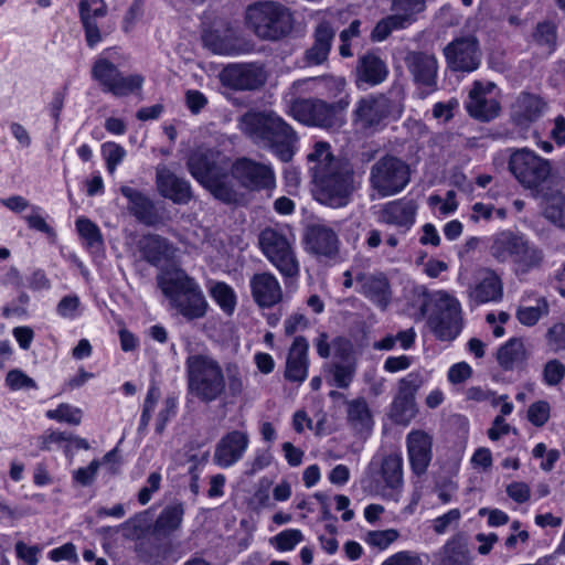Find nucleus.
Masks as SVG:
<instances>
[{"label":"nucleus","mask_w":565,"mask_h":565,"mask_svg":"<svg viewBox=\"0 0 565 565\" xmlns=\"http://www.w3.org/2000/svg\"><path fill=\"white\" fill-rule=\"evenodd\" d=\"M120 193L128 200L127 209L137 221L147 226H153L160 222L158 210L147 194L128 185H122Z\"/></svg>","instance_id":"c85d7f7f"},{"label":"nucleus","mask_w":565,"mask_h":565,"mask_svg":"<svg viewBox=\"0 0 565 565\" xmlns=\"http://www.w3.org/2000/svg\"><path fill=\"white\" fill-rule=\"evenodd\" d=\"M217 157L212 150H198L189 158V170L193 178L202 185L227 170L225 166H222Z\"/></svg>","instance_id":"c756f323"},{"label":"nucleus","mask_w":565,"mask_h":565,"mask_svg":"<svg viewBox=\"0 0 565 565\" xmlns=\"http://www.w3.org/2000/svg\"><path fill=\"white\" fill-rule=\"evenodd\" d=\"M76 230L84 239L85 246L89 250H98L104 245V239L99 227L86 217L76 220Z\"/></svg>","instance_id":"37998d69"},{"label":"nucleus","mask_w":565,"mask_h":565,"mask_svg":"<svg viewBox=\"0 0 565 565\" xmlns=\"http://www.w3.org/2000/svg\"><path fill=\"white\" fill-rule=\"evenodd\" d=\"M381 478L384 483L382 495L397 501L404 486L403 458L399 454H391L383 458Z\"/></svg>","instance_id":"7c9ffc66"},{"label":"nucleus","mask_w":565,"mask_h":565,"mask_svg":"<svg viewBox=\"0 0 565 565\" xmlns=\"http://www.w3.org/2000/svg\"><path fill=\"white\" fill-rule=\"evenodd\" d=\"M407 458L412 472L422 477L433 459V436L422 429L411 430L405 438Z\"/></svg>","instance_id":"6ab92c4d"},{"label":"nucleus","mask_w":565,"mask_h":565,"mask_svg":"<svg viewBox=\"0 0 565 565\" xmlns=\"http://www.w3.org/2000/svg\"><path fill=\"white\" fill-rule=\"evenodd\" d=\"M327 381L338 388H348L356 372V362H332L324 367Z\"/></svg>","instance_id":"58836bf2"},{"label":"nucleus","mask_w":565,"mask_h":565,"mask_svg":"<svg viewBox=\"0 0 565 565\" xmlns=\"http://www.w3.org/2000/svg\"><path fill=\"white\" fill-rule=\"evenodd\" d=\"M502 297L503 282L500 276L491 268H480L476 274V281L468 289L469 302L479 306L498 302Z\"/></svg>","instance_id":"aec40b11"},{"label":"nucleus","mask_w":565,"mask_h":565,"mask_svg":"<svg viewBox=\"0 0 565 565\" xmlns=\"http://www.w3.org/2000/svg\"><path fill=\"white\" fill-rule=\"evenodd\" d=\"M79 18H90L97 21L107 14L108 7L105 0H81L78 3Z\"/></svg>","instance_id":"13d9d810"},{"label":"nucleus","mask_w":565,"mask_h":565,"mask_svg":"<svg viewBox=\"0 0 565 565\" xmlns=\"http://www.w3.org/2000/svg\"><path fill=\"white\" fill-rule=\"evenodd\" d=\"M241 129L257 146L269 149L281 161L294 156L297 135L292 127L275 113H247L241 119Z\"/></svg>","instance_id":"f03ea898"},{"label":"nucleus","mask_w":565,"mask_h":565,"mask_svg":"<svg viewBox=\"0 0 565 565\" xmlns=\"http://www.w3.org/2000/svg\"><path fill=\"white\" fill-rule=\"evenodd\" d=\"M157 282L172 309L188 321L206 315L209 303L194 278L183 270L168 271L157 277Z\"/></svg>","instance_id":"20e7f679"},{"label":"nucleus","mask_w":565,"mask_h":565,"mask_svg":"<svg viewBox=\"0 0 565 565\" xmlns=\"http://www.w3.org/2000/svg\"><path fill=\"white\" fill-rule=\"evenodd\" d=\"M211 297L226 313L232 315L235 310L237 298L234 289L226 282L218 281L210 289Z\"/></svg>","instance_id":"c03bdc74"},{"label":"nucleus","mask_w":565,"mask_h":565,"mask_svg":"<svg viewBox=\"0 0 565 565\" xmlns=\"http://www.w3.org/2000/svg\"><path fill=\"white\" fill-rule=\"evenodd\" d=\"M409 181V166L395 156L386 154L380 158L370 169V186L380 198L401 193Z\"/></svg>","instance_id":"9b49d317"},{"label":"nucleus","mask_w":565,"mask_h":565,"mask_svg":"<svg viewBox=\"0 0 565 565\" xmlns=\"http://www.w3.org/2000/svg\"><path fill=\"white\" fill-rule=\"evenodd\" d=\"M551 406L546 401H537L530 405L527 419L537 427L543 426L550 418Z\"/></svg>","instance_id":"0e129e2a"},{"label":"nucleus","mask_w":565,"mask_h":565,"mask_svg":"<svg viewBox=\"0 0 565 565\" xmlns=\"http://www.w3.org/2000/svg\"><path fill=\"white\" fill-rule=\"evenodd\" d=\"M469 553L463 544L457 541L446 543L441 565H469Z\"/></svg>","instance_id":"8fccbe9b"},{"label":"nucleus","mask_w":565,"mask_h":565,"mask_svg":"<svg viewBox=\"0 0 565 565\" xmlns=\"http://www.w3.org/2000/svg\"><path fill=\"white\" fill-rule=\"evenodd\" d=\"M249 290L254 303L260 309H271L284 299L281 284L270 271L255 273L249 278Z\"/></svg>","instance_id":"a211bd4d"},{"label":"nucleus","mask_w":565,"mask_h":565,"mask_svg":"<svg viewBox=\"0 0 565 565\" xmlns=\"http://www.w3.org/2000/svg\"><path fill=\"white\" fill-rule=\"evenodd\" d=\"M565 376V365L556 360H550L545 363L543 369V380L545 384L555 386L562 382Z\"/></svg>","instance_id":"052dcab7"},{"label":"nucleus","mask_w":565,"mask_h":565,"mask_svg":"<svg viewBox=\"0 0 565 565\" xmlns=\"http://www.w3.org/2000/svg\"><path fill=\"white\" fill-rule=\"evenodd\" d=\"M418 205L413 199H398L386 202L379 212V222L407 232L415 224Z\"/></svg>","instance_id":"5701e85b"},{"label":"nucleus","mask_w":565,"mask_h":565,"mask_svg":"<svg viewBox=\"0 0 565 565\" xmlns=\"http://www.w3.org/2000/svg\"><path fill=\"white\" fill-rule=\"evenodd\" d=\"M347 414L348 422L354 429H370L373 425L370 407L363 397L349 401L347 403Z\"/></svg>","instance_id":"4c0bfd02"},{"label":"nucleus","mask_w":565,"mask_h":565,"mask_svg":"<svg viewBox=\"0 0 565 565\" xmlns=\"http://www.w3.org/2000/svg\"><path fill=\"white\" fill-rule=\"evenodd\" d=\"M386 94H369L355 103L352 124L361 131H375L384 121L398 119L404 110L401 98Z\"/></svg>","instance_id":"6e6552de"},{"label":"nucleus","mask_w":565,"mask_h":565,"mask_svg":"<svg viewBox=\"0 0 565 565\" xmlns=\"http://www.w3.org/2000/svg\"><path fill=\"white\" fill-rule=\"evenodd\" d=\"M509 171L527 190L539 191L551 174L548 160L527 149H516L509 158Z\"/></svg>","instance_id":"f8f14e48"},{"label":"nucleus","mask_w":565,"mask_h":565,"mask_svg":"<svg viewBox=\"0 0 565 565\" xmlns=\"http://www.w3.org/2000/svg\"><path fill=\"white\" fill-rule=\"evenodd\" d=\"M139 247L145 259L154 266L168 258L171 250L168 239L156 234L143 236L139 242Z\"/></svg>","instance_id":"72a5a7b5"},{"label":"nucleus","mask_w":565,"mask_h":565,"mask_svg":"<svg viewBox=\"0 0 565 565\" xmlns=\"http://www.w3.org/2000/svg\"><path fill=\"white\" fill-rule=\"evenodd\" d=\"M488 253L500 265H511L516 274H529L544 262L543 250L520 232L501 230L489 237Z\"/></svg>","instance_id":"7ed1b4c3"},{"label":"nucleus","mask_w":565,"mask_h":565,"mask_svg":"<svg viewBox=\"0 0 565 565\" xmlns=\"http://www.w3.org/2000/svg\"><path fill=\"white\" fill-rule=\"evenodd\" d=\"M545 103L536 95L522 93L512 106V116L519 125L536 120L544 110Z\"/></svg>","instance_id":"2f4dec72"},{"label":"nucleus","mask_w":565,"mask_h":565,"mask_svg":"<svg viewBox=\"0 0 565 565\" xmlns=\"http://www.w3.org/2000/svg\"><path fill=\"white\" fill-rule=\"evenodd\" d=\"M188 390L203 403L218 399L226 391L222 366L213 358L193 354L185 361Z\"/></svg>","instance_id":"39448f33"},{"label":"nucleus","mask_w":565,"mask_h":565,"mask_svg":"<svg viewBox=\"0 0 565 565\" xmlns=\"http://www.w3.org/2000/svg\"><path fill=\"white\" fill-rule=\"evenodd\" d=\"M224 86L233 89H256L265 83L263 68L256 64H230L220 73Z\"/></svg>","instance_id":"412c9836"},{"label":"nucleus","mask_w":565,"mask_h":565,"mask_svg":"<svg viewBox=\"0 0 565 565\" xmlns=\"http://www.w3.org/2000/svg\"><path fill=\"white\" fill-rule=\"evenodd\" d=\"M428 380V373L423 370H415L397 382V393L415 399L418 390Z\"/></svg>","instance_id":"49530a36"},{"label":"nucleus","mask_w":565,"mask_h":565,"mask_svg":"<svg viewBox=\"0 0 565 565\" xmlns=\"http://www.w3.org/2000/svg\"><path fill=\"white\" fill-rule=\"evenodd\" d=\"M527 359L524 342L520 338H512L504 343L497 353V360L504 370H513Z\"/></svg>","instance_id":"f704fd0d"},{"label":"nucleus","mask_w":565,"mask_h":565,"mask_svg":"<svg viewBox=\"0 0 565 565\" xmlns=\"http://www.w3.org/2000/svg\"><path fill=\"white\" fill-rule=\"evenodd\" d=\"M24 220L30 228L44 233L49 236H55L54 230L42 216V209L40 206L32 205L30 214L25 215Z\"/></svg>","instance_id":"e2e57ef3"},{"label":"nucleus","mask_w":565,"mask_h":565,"mask_svg":"<svg viewBox=\"0 0 565 565\" xmlns=\"http://www.w3.org/2000/svg\"><path fill=\"white\" fill-rule=\"evenodd\" d=\"M332 354L334 362H356L354 356V347L350 339L338 335L332 339Z\"/></svg>","instance_id":"4d7b16f0"},{"label":"nucleus","mask_w":565,"mask_h":565,"mask_svg":"<svg viewBox=\"0 0 565 565\" xmlns=\"http://www.w3.org/2000/svg\"><path fill=\"white\" fill-rule=\"evenodd\" d=\"M335 32L328 22L320 23L315 31V43L306 52V58L310 64L323 63L331 49Z\"/></svg>","instance_id":"473e14b6"},{"label":"nucleus","mask_w":565,"mask_h":565,"mask_svg":"<svg viewBox=\"0 0 565 565\" xmlns=\"http://www.w3.org/2000/svg\"><path fill=\"white\" fill-rule=\"evenodd\" d=\"M381 565H424V563L417 553L401 551L387 557Z\"/></svg>","instance_id":"774afa93"},{"label":"nucleus","mask_w":565,"mask_h":565,"mask_svg":"<svg viewBox=\"0 0 565 565\" xmlns=\"http://www.w3.org/2000/svg\"><path fill=\"white\" fill-rule=\"evenodd\" d=\"M550 312V305L544 297L535 299V305L527 306L521 305L516 309L515 317L518 321L525 327L535 326L541 318L547 316Z\"/></svg>","instance_id":"79ce46f5"},{"label":"nucleus","mask_w":565,"mask_h":565,"mask_svg":"<svg viewBox=\"0 0 565 565\" xmlns=\"http://www.w3.org/2000/svg\"><path fill=\"white\" fill-rule=\"evenodd\" d=\"M548 348L553 352L565 350V326L562 322L553 324L546 332Z\"/></svg>","instance_id":"69168bd1"},{"label":"nucleus","mask_w":565,"mask_h":565,"mask_svg":"<svg viewBox=\"0 0 565 565\" xmlns=\"http://www.w3.org/2000/svg\"><path fill=\"white\" fill-rule=\"evenodd\" d=\"M424 8V0H393L392 2L394 15L405 20L403 21L405 28L414 21V15L423 11Z\"/></svg>","instance_id":"de8ad7c7"},{"label":"nucleus","mask_w":565,"mask_h":565,"mask_svg":"<svg viewBox=\"0 0 565 565\" xmlns=\"http://www.w3.org/2000/svg\"><path fill=\"white\" fill-rule=\"evenodd\" d=\"M232 175L241 185L249 190L271 189L275 173L269 164L243 157L232 166Z\"/></svg>","instance_id":"dca6fc26"},{"label":"nucleus","mask_w":565,"mask_h":565,"mask_svg":"<svg viewBox=\"0 0 565 565\" xmlns=\"http://www.w3.org/2000/svg\"><path fill=\"white\" fill-rule=\"evenodd\" d=\"M355 74L358 88L367 89L382 84L388 76V68L377 54L366 53L359 58Z\"/></svg>","instance_id":"cd10ccee"},{"label":"nucleus","mask_w":565,"mask_h":565,"mask_svg":"<svg viewBox=\"0 0 565 565\" xmlns=\"http://www.w3.org/2000/svg\"><path fill=\"white\" fill-rule=\"evenodd\" d=\"M403 19L391 14L380 20L371 33V40L374 42H382L390 36L394 30L404 29Z\"/></svg>","instance_id":"603ef678"},{"label":"nucleus","mask_w":565,"mask_h":565,"mask_svg":"<svg viewBox=\"0 0 565 565\" xmlns=\"http://www.w3.org/2000/svg\"><path fill=\"white\" fill-rule=\"evenodd\" d=\"M399 537V533L395 529L369 531L365 533L364 541L372 547L381 551L386 550Z\"/></svg>","instance_id":"3c124183"},{"label":"nucleus","mask_w":565,"mask_h":565,"mask_svg":"<svg viewBox=\"0 0 565 565\" xmlns=\"http://www.w3.org/2000/svg\"><path fill=\"white\" fill-rule=\"evenodd\" d=\"M102 154L106 161L108 172L114 174L118 164H120L125 159L126 150L120 145L108 141L102 146Z\"/></svg>","instance_id":"5fc2aeb1"},{"label":"nucleus","mask_w":565,"mask_h":565,"mask_svg":"<svg viewBox=\"0 0 565 565\" xmlns=\"http://www.w3.org/2000/svg\"><path fill=\"white\" fill-rule=\"evenodd\" d=\"M405 63L417 84L430 90L436 88L438 62L434 54L412 51L407 53Z\"/></svg>","instance_id":"a878e982"},{"label":"nucleus","mask_w":565,"mask_h":565,"mask_svg":"<svg viewBox=\"0 0 565 565\" xmlns=\"http://www.w3.org/2000/svg\"><path fill=\"white\" fill-rule=\"evenodd\" d=\"M249 443L246 430L234 429L224 434L215 445L213 462L224 469L234 466L244 458Z\"/></svg>","instance_id":"f3484780"},{"label":"nucleus","mask_w":565,"mask_h":565,"mask_svg":"<svg viewBox=\"0 0 565 565\" xmlns=\"http://www.w3.org/2000/svg\"><path fill=\"white\" fill-rule=\"evenodd\" d=\"M532 38L537 45L546 47L547 52L552 53L557 44V26L551 21L539 22Z\"/></svg>","instance_id":"a18cd8bd"},{"label":"nucleus","mask_w":565,"mask_h":565,"mask_svg":"<svg viewBox=\"0 0 565 565\" xmlns=\"http://www.w3.org/2000/svg\"><path fill=\"white\" fill-rule=\"evenodd\" d=\"M46 417L71 425H78L82 420V411L68 404H61L55 409L47 411Z\"/></svg>","instance_id":"6e6d98bb"},{"label":"nucleus","mask_w":565,"mask_h":565,"mask_svg":"<svg viewBox=\"0 0 565 565\" xmlns=\"http://www.w3.org/2000/svg\"><path fill=\"white\" fill-rule=\"evenodd\" d=\"M309 342L302 335L294 339L287 354L284 376L289 382L302 383L308 376Z\"/></svg>","instance_id":"bb28decb"},{"label":"nucleus","mask_w":565,"mask_h":565,"mask_svg":"<svg viewBox=\"0 0 565 565\" xmlns=\"http://www.w3.org/2000/svg\"><path fill=\"white\" fill-rule=\"evenodd\" d=\"M224 375L228 394L233 397L241 395L244 391V382L238 365L228 363L225 366Z\"/></svg>","instance_id":"bf43d9fd"},{"label":"nucleus","mask_w":565,"mask_h":565,"mask_svg":"<svg viewBox=\"0 0 565 565\" xmlns=\"http://www.w3.org/2000/svg\"><path fill=\"white\" fill-rule=\"evenodd\" d=\"M92 77L103 90L116 97L128 96L141 89L143 77L139 74L125 76L118 67L105 57L97 58L92 67Z\"/></svg>","instance_id":"ddd939ff"},{"label":"nucleus","mask_w":565,"mask_h":565,"mask_svg":"<svg viewBox=\"0 0 565 565\" xmlns=\"http://www.w3.org/2000/svg\"><path fill=\"white\" fill-rule=\"evenodd\" d=\"M444 55L450 70L456 72H473L481 63L478 40L472 36L458 38L448 43Z\"/></svg>","instance_id":"2eb2a0df"},{"label":"nucleus","mask_w":565,"mask_h":565,"mask_svg":"<svg viewBox=\"0 0 565 565\" xmlns=\"http://www.w3.org/2000/svg\"><path fill=\"white\" fill-rule=\"evenodd\" d=\"M305 248L318 257L334 258L339 253V237L337 233L324 224H312L307 227Z\"/></svg>","instance_id":"4be33fe9"},{"label":"nucleus","mask_w":565,"mask_h":565,"mask_svg":"<svg viewBox=\"0 0 565 565\" xmlns=\"http://www.w3.org/2000/svg\"><path fill=\"white\" fill-rule=\"evenodd\" d=\"M156 184L158 192L175 204H186L192 198L190 183L177 175L166 166H158L156 169Z\"/></svg>","instance_id":"393cba45"},{"label":"nucleus","mask_w":565,"mask_h":565,"mask_svg":"<svg viewBox=\"0 0 565 565\" xmlns=\"http://www.w3.org/2000/svg\"><path fill=\"white\" fill-rule=\"evenodd\" d=\"M543 216L558 228L565 230V194L556 191L545 198Z\"/></svg>","instance_id":"ea45409f"},{"label":"nucleus","mask_w":565,"mask_h":565,"mask_svg":"<svg viewBox=\"0 0 565 565\" xmlns=\"http://www.w3.org/2000/svg\"><path fill=\"white\" fill-rule=\"evenodd\" d=\"M247 28L260 40L278 41L287 36L294 26L288 8L276 1H257L246 8Z\"/></svg>","instance_id":"423d86ee"},{"label":"nucleus","mask_w":565,"mask_h":565,"mask_svg":"<svg viewBox=\"0 0 565 565\" xmlns=\"http://www.w3.org/2000/svg\"><path fill=\"white\" fill-rule=\"evenodd\" d=\"M211 193L218 200L223 202H232L235 199V192L232 186L228 184V175L227 170L222 172L221 175H217L211 179L209 182L203 184Z\"/></svg>","instance_id":"09e8293b"},{"label":"nucleus","mask_w":565,"mask_h":565,"mask_svg":"<svg viewBox=\"0 0 565 565\" xmlns=\"http://www.w3.org/2000/svg\"><path fill=\"white\" fill-rule=\"evenodd\" d=\"M203 42L213 53L221 55H234L239 52L234 32L230 29L221 34L217 30L206 32Z\"/></svg>","instance_id":"e433bc0d"},{"label":"nucleus","mask_w":565,"mask_h":565,"mask_svg":"<svg viewBox=\"0 0 565 565\" xmlns=\"http://www.w3.org/2000/svg\"><path fill=\"white\" fill-rule=\"evenodd\" d=\"M349 103H327L319 98H298L289 106V114L299 122L327 130H339L345 124L344 110Z\"/></svg>","instance_id":"1a4fd4ad"},{"label":"nucleus","mask_w":565,"mask_h":565,"mask_svg":"<svg viewBox=\"0 0 565 565\" xmlns=\"http://www.w3.org/2000/svg\"><path fill=\"white\" fill-rule=\"evenodd\" d=\"M307 160L316 200L332 209L347 206L356 189L352 166L334 157L326 141H317Z\"/></svg>","instance_id":"f257e3e1"},{"label":"nucleus","mask_w":565,"mask_h":565,"mask_svg":"<svg viewBox=\"0 0 565 565\" xmlns=\"http://www.w3.org/2000/svg\"><path fill=\"white\" fill-rule=\"evenodd\" d=\"M303 541L300 530L287 529L270 539V543L280 552H287L295 548L297 544Z\"/></svg>","instance_id":"864d4df0"},{"label":"nucleus","mask_w":565,"mask_h":565,"mask_svg":"<svg viewBox=\"0 0 565 565\" xmlns=\"http://www.w3.org/2000/svg\"><path fill=\"white\" fill-rule=\"evenodd\" d=\"M431 306L427 324L433 334L440 341L455 340L463 327L458 299L446 291H438L431 298Z\"/></svg>","instance_id":"9d476101"},{"label":"nucleus","mask_w":565,"mask_h":565,"mask_svg":"<svg viewBox=\"0 0 565 565\" xmlns=\"http://www.w3.org/2000/svg\"><path fill=\"white\" fill-rule=\"evenodd\" d=\"M358 291L373 305L385 310L391 302L392 291L387 277L382 273H359L355 276Z\"/></svg>","instance_id":"b1692460"},{"label":"nucleus","mask_w":565,"mask_h":565,"mask_svg":"<svg viewBox=\"0 0 565 565\" xmlns=\"http://www.w3.org/2000/svg\"><path fill=\"white\" fill-rule=\"evenodd\" d=\"M495 88L493 82H473L466 102V109L472 118L487 122L499 116L501 106L494 96Z\"/></svg>","instance_id":"4468645a"},{"label":"nucleus","mask_w":565,"mask_h":565,"mask_svg":"<svg viewBox=\"0 0 565 565\" xmlns=\"http://www.w3.org/2000/svg\"><path fill=\"white\" fill-rule=\"evenodd\" d=\"M184 508L182 503L167 505L157 518L153 524V532L158 535H170L181 526Z\"/></svg>","instance_id":"c9c22d12"},{"label":"nucleus","mask_w":565,"mask_h":565,"mask_svg":"<svg viewBox=\"0 0 565 565\" xmlns=\"http://www.w3.org/2000/svg\"><path fill=\"white\" fill-rule=\"evenodd\" d=\"M258 245L267 260L285 278L299 275L300 266L294 249L292 235L284 227H266L258 236Z\"/></svg>","instance_id":"0eeeda50"},{"label":"nucleus","mask_w":565,"mask_h":565,"mask_svg":"<svg viewBox=\"0 0 565 565\" xmlns=\"http://www.w3.org/2000/svg\"><path fill=\"white\" fill-rule=\"evenodd\" d=\"M273 461V455L269 449H258L255 452L254 458L250 461L246 462V475L254 476L255 473L264 470L269 467Z\"/></svg>","instance_id":"338daca9"},{"label":"nucleus","mask_w":565,"mask_h":565,"mask_svg":"<svg viewBox=\"0 0 565 565\" xmlns=\"http://www.w3.org/2000/svg\"><path fill=\"white\" fill-rule=\"evenodd\" d=\"M159 397V390L157 387H150L145 398L143 408L140 416V424L138 428L140 433L147 429Z\"/></svg>","instance_id":"680f3d73"},{"label":"nucleus","mask_w":565,"mask_h":565,"mask_svg":"<svg viewBox=\"0 0 565 565\" xmlns=\"http://www.w3.org/2000/svg\"><path fill=\"white\" fill-rule=\"evenodd\" d=\"M417 408L414 398L396 393L391 404L390 416L401 425H407L416 416Z\"/></svg>","instance_id":"a19ab883"}]
</instances>
